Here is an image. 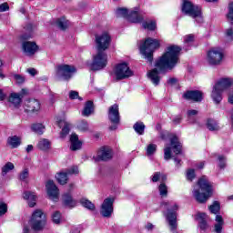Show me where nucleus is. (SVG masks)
I'll list each match as a JSON object with an SVG mask.
<instances>
[{
	"label": "nucleus",
	"mask_w": 233,
	"mask_h": 233,
	"mask_svg": "<svg viewBox=\"0 0 233 233\" xmlns=\"http://www.w3.org/2000/svg\"><path fill=\"white\" fill-rule=\"evenodd\" d=\"M223 227H225L223 217L221 215H216L213 232L223 233Z\"/></svg>",
	"instance_id": "obj_21"
},
{
	"label": "nucleus",
	"mask_w": 233,
	"mask_h": 233,
	"mask_svg": "<svg viewBox=\"0 0 233 233\" xmlns=\"http://www.w3.org/2000/svg\"><path fill=\"white\" fill-rule=\"evenodd\" d=\"M173 123L175 125H179V123H181V116H176L175 118H173Z\"/></svg>",
	"instance_id": "obj_63"
},
{
	"label": "nucleus",
	"mask_w": 233,
	"mask_h": 233,
	"mask_svg": "<svg viewBox=\"0 0 233 233\" xmlns=\"http://www.w3.org/2000/svg\"><path fill=\"white\" fill-rule=\"evenodd\" d=\"M160 179H162V181H165L167 179V177L161 174V172H156L151 177V181L153 183H157V181H160Z\"/></svg>",
	"instance_id": "obj_40"
},
{
	"label": "nucleus",
	"mask_w": 233,
	"mask_h": 233,
	"mask_svg": "<svg viewBox=\"0 0 233 233\" xmlns=\"http://www.w3.org/2000/svg\"><path fill=\"white\" fill-rule=\"evenodd\" d=\"M27 72L28 74H30V76H35L37 74V71L35 70V68H28Z\"/></svg>",
	"instance_id": "obj_61"
},
{
	"label": "nucleus",
	"mask_w": 233,
	"mask_h": 233,
	"mask_svg": "<svg viewBox=\"0 0 233 233\" xmlns=\"http://www.w3.org/2000/svg\"><path fill=\"white\" fill-rule=\"evenodd\" d=\"M57 125L60 128H62L60 137H66V136H68L70 133V124L66 122V120H59Z\"/></svg>",
	"instance_id": "obj_23"
},
{
	"label": "nucleus",
	"mask_w": 233,
	"mask_h": 233,
	"mask_svg": "<svg viewBox=\"0 0 233 233\" xmlns=\"http://www.w3.org/2000/svg\"><path fill=\"white\" fill-rule=\"evenodd\" d=\"M143 28H145L146 30H151L154 31L156 30V28H157V25L156 24V21L151 20V21H147V22H144L142 24Z\"/></svg>",
	"instance_id": "obj_36"
},
{
	"label": "nucleus",
	"mask_w": 233,
	"mask_h": 233,
	"mask_svg": "<svg viewBox=\"0 0 233 233\" xmlns=\"http://www.w3.org/2000/svg\"><path fill=\"white\" fill-rule=\"evenodd\" d=\"M68 176L69 175L67 171H65V172L62 171L56 174V178L60 185H66L68 181Z\"/></svg>",
	"instance_id": "obj_30"
},
{
	"label": "nucleus",
	"mask_w": 233,
	"mask_h": 233,
	"mask_svg": "<svg viewBox=\"0 0 233 233\" xmlns=\"http://www.w3.org/2000/svg\"><path fill=\"white\" fill-rule=\"evenodd\" d=\"M97 159L100 161L112 159V149L110 147H101L97 152Z\"/></svg>",
	"instance_id": "obj_19"
},
{
	"label": "nucleus",
	"mask_w": 233,
	"mask_h": 233,
	"mask_svg": "<svg viewBox=\"0 0 233 233\" xmlns=\"http://www.w3.org/2000/svg\"><path fill=\"white\" fill-rule=\"evenodd\" d=\"M14 79L16 81L17 85H23V83H25V76L21 75H14Z\"/></svg>",
	"instance_id": "obj_54"
},
{
	"label": "nucleus",
	"mask_w": 233,
	"mask_h": 233,
	"mask_svg": "<svg viewBox=\"0 0 233 233\" xmlns=\"http://www.w3.org/2000/svg\"><path fill=\"white\" fill-rule=\"evenodd\" d=\"M162 205L167 208L166 218L168 221L170 230L174 232V230L177 229V214L176 213L178 208L177 204L171 205L170 202H164Z\"/></svg>",
	"instance_id": "obj_9"
},
{
	"label": "nucleus",
	"mask_w": 233,
	"mask_h": 233,
	"mask_svg": "<svg viewBox=\"0 0 233 233\" xmlns=\"http://www.w3.org/2000/svg\"><path fill=\"white\" fill-rule=\"evenodd\" d=\"M46 190L47 192V196L51 201H59V188L54 183V180H48L46 184Z\"/></svg>",
	"instance_id": "obj_15"
},
{
	"label": "nucleus",
	"mask_w": 233,
	"mask_h": 233,
	"mask_svg": "<svg viewBox=\"0 0 233 233\" xmlns=\"http://www.w3.org/2000/svg\"><path fill=\"white\" fill-rule=\"evenodd\" d=\"M159 48V40L154 38H147L142 46H140V52L145 59L152 63L154 50Z\"/></svg>",
	"instance_id": "obj_7"
},
{
	"label": "nucleus",
	"mask_w": 233,
	"mask_h": 233,
	"mask_svg": "<svg viewBox=\"0 0 233 233\" xmlns=\"http://www.w3.org/2000/svg\"><path fill=\"white\" fill-rule=\"evenodd\" d=\"M29 225L35 232L45 230V227H46V216L43 210L36 209L33 212L31 219L29 220Z\"/></svg>",
	"instance_id": "obj_6"
},
{
	"label": "nucleus",
	"mask_w": 233,
	"mask_h": 233,
	"mask_svg": "<svg viewBox=\"0 0 233 233\" xmlns=\"http://www.w3.org/2000/svg\"><path fill=\"white\" fill-rule=\"evenodd\" d=\"M52 219L54 223L59 225V223H61V212L55 211L52 215Z\"/></svg>",
	"instance_id": "obj_48"
},
{
	"label": "nucleus",
	"mask_w": 233,
	"mask_h": 233,
	"mask_svg": "<svg viewBox=\"0 0 233 233\" xmlns=\"http://www.w3.org/2000/svg\"><path fill=\"white\" fill-rule=\"evenodd\" d=\"M96 44L97 48V54L93 58L91 64V70H103L106 66L108 57L105 50L110 46V35L104 33L102 35H96Z\"/></svg>",
	"instance_id": "obj_2"
},
{
	"label": "nucleus",
	"mask_w": 233,
	"mask_h": 233,
	"mask_svg": "<svg viewBox=\"0 0 233 233\" xmlns=\"http://www.w3.org/2000/svg\"><path fill=\"white\" fill-rule=\"evenodd\" d=\"M38 148H40V150H48L50 148V141L46 138L40 139Z\"/></svg>",
	"instance_id": "obj_37"
},
{
	"label": "nucleus",
	"mask_w": 233,
	"mask_h": 233,
	"mask_svg": "<svg viewBox=\"0 0 233 233\" xmlns=\"http://www.w3.org/2000/svg\"><path fill=\"white\" fill-rule=\"evenodd\" d=\"M94 114V102L92 100H89L86 102L84 109L82 111V116L85 117H88Z\"/></svg>",
	"instance_id": "obj_26"
},
{
	"label": "nucleus",
	"mask_w": 233,
	"mask_h": 233,
	"mask_svg": "<svg viewBox=\"0 0 233 233\" xmlns=\"http://www.w3.org/2000/svg\"><path fill=\"white\" fill-rule=\"evenodd\" d=\"M67 174L70 176L72 174H79V168L76 166H73L72 167L66 170Z\"/></svg>",
	"instance_id": "obj_55"
},
{
	"label": "nucleus",
	"mask_w": 233,
	"mask_h": 233,
	"mask_svg": "<svg viewBox=\"0 0 233 233\" xmlns=\"http://www.w3.org/2000/svg\"><path fill=\"white\" fill-rule=\"evenodd\" d=\"M56 99H57V96L52 94L50 96V101L52 104L56 103Z\"/></svg>",
	"instance_id": "obj_64"
},
{
	"label": "nucleus",
	"mask_w": 233,
	"mask_h": 233,
	"mask_svg": "<svg viewBox=\"0 0 233 233\" xmlns=\"http://www.w3.org/2000/svg\"><path fill=\"white\" fill-rule=\"evenodd\" d=\"M195 39H196V36L194 35H192V34L186 35L183 37L184 45L186 46H190L192 45V43L195 41Z\"/></svg>",
	"instance_id": "obj_41"
},
{
	"label": "nucleus",
	"mask_w": 233,
	"mask_h": 233,
	"mask_svg": "<svg viewBox=\"0 0 233 233\" xmlns=\"http://www.w3.org/2000/svg\"><path fill=\"white\" fill-rule=\"evenodd\" d=\"M108 119L112 126L109 127L111 130H117V125H119V121L121 119L119 116V106L115 104L111 106L108 109Z\"/></svg>",
	"instance_id": "obj_13"
},
{
	"label": "nucleus",
	"mask_w": 233,
	"mask_h": 233,
	"mask_svg": "<svg viewBox=\"0 0 233 233\" xmlns=\"http://www.w3.org/2000/svg\"><path fill=\"white\" fill-rule=\"evenodd\" d=\"M63 203L66 207H68L69 208H74L76 205H77V201H76L72 195L66 193L63 196Z\"/></svg>",
	"instance_id": "obj_27"
},
{
	"label": "nucleus",
	"mask_w": 233,
	"mask_h": 233,
	"mask_svg": "<svg viewBox=\"0 0 233 233\" xmlns=\"http://www.w3.org/2000/svg\"><path fill=\"white\" fill-rule=\"evenodd\" d=\"M130 12H128V9L125 7H119L116 11V17H125L126 19H128Z\"/></svg>",
	"instance_id": "obj_34"
},
{
	"label": "nucleus",
	"mask_w": 233,
	"mask_h": 233,
	"mask_svg": "<svg viewBox=\"0 0 233 233\" xmlns=\"http://www.w3.org/2000/svg\"><path fill=\"white\" fill-rule=\"evenodd\" d=\"M70 150H73V152H76V150H80L83 143L79 140V137H77L76 134H72L70 137Z\"/></svg>",
	"instance_id": "obj_22"
},
{
	"label": "nucleus",
	"mask_w": 233,
	"mask_h": 233,
	"mask_svg": "<svg viewBox=\"0 0 233 233\" xmlns=\"http://www.w3.org/2000/svg\"><path fill=\"white\" fill-rule=\"evenodd\" d=\"M221 209V207L219 206V202L215 201L211 206H209V210L211 214H218L219 210Z\"/></svg>",
	"instance_id": "obj_45"
},
{
	"label": "nucleus",
	"mask_w": 233,
	"mask_h": 233,
	"mask_svg": "<svg viewBox=\"0 0 233 233\" xmlns=\"http://www.w3.org/2000/svg\"><path fill=\"white\" fill-rule=\"evenodd\" d=\"M26 94H28L26 89H22L19 93H11L8 97V101L15 108H19V106H21V103H23V97H25Z\"/></svg>",
	"instance_id": "obj_16"
},
{
	"label": "nucleus",
	"mask_w": 233,
	"mask_h": 233,
	"mask_svg": "<svg viewBox=\"0 0 233 233\" xmlns=\"http://www.w3.org/2000/svg\"><path fill=\"white\" fill-rule=\"evenodd\" d=\"M228 21L233 25V2H231L228 5V13L227 15Z\"/></svg>",
	"instance_id": "obj_47"
},
{
	"label": "nucleus",
	"mask_w": 233,
	"mask_h": 233,
	"mask_svg": "<svg viewBox=\"0 0 233 233\" xmlns=\"http://www.w3.org/2000/svg\"><path fill=\"white\" fill-rule=\"evenodd\" d=\"M69 99H79V101H83V98L79 96V93L77 91H70Z\"/></svg>",
	"instance_id": "obj_51"
},
{
	"label": "nucleus",
	"mask_w": 233,
	"mask_h": 233,
	"mask_svg": "<svg viewBox=\"0 0 233 233\" xmlns=\"http://www.w3.org/2000/svg\"><path fill=\"white\" fill-rule=\"evenodd\" d=\"M77 128H78L81 132H88V122H86V120H81V121L77 124Z\"/></svg>",
	"instance_id": "obj_44"
},
{
	"label": "nucleus",
	"mask_w": 233,
	"mask_h": 233,
	"mask_svg": "<svg viewBox=\"0 0 233 233\" xmlns=\"http://www.w3.org/2000/svg\"><path fill=\"white\" fill-rule=\"evenodd\" d=\"M182 12L189 17L196 19L197 23L203 22V16L201 15V7L194 5L190 1H184L182 5Z\"/></svg>",
	"instance_id": "obj_8"
},
{
	"label": "nucleus",
	"mask_w": 233,
	"mask_h": 233,
	"mask_svg": "<svg viewBox=\"0 0 233 233\" xmlns=\"http://www.w3.org/2000/svg\"><path fill=\"white\" fill-rule=\"evenodd\" d=\"M212 183L205 176L200 177L193 188V197L198 203H207L208 198L212 196Z\"/></svg>",
	"instance_id": "obj_3"
},
{
	"label": "nucleus",
	"mask_w": 233,
	"mask_h": 233,
	"mask_svg": "<svg viewBox=\"0 0 233 233\" xmlns=\"http://www.w3.org/2000/svg\"><path fill=\"white\" fill-rule=\"evenodd\" d=\"M23 198L24 199H26V201H28L29 207H35V200L37 199V196H35V193L31 191H25L23 194Z\"/></svg>",
	"instance_id": "obj_25"
},
{
	"label": "nucleus",
	"mask_w": 233,
	"mask_h": 233,
	"mask_svg": "<svg viewBox=\"0 0 233 233\" xmlns=\"http://www.w3.org/2000/svg\"><path fill=\"white\" fill-rule=\"evenodd\" d=\"M158 192L162 198H167L168 194V187L166 186L165 183H161L158 186Z\"/></svg>",
	"instance_id": "obj_42"
},
{
	"label": "nucleus",
	"mask_w": 233,
	"mask_h": 233,
	"mask_svg": "<svg viewBox=\"0 0 233 233\" xmlns=\"http://www.w3.org/2000/svg\"><path fill=\"white\" fill-rule=\"evenodd\" d=\"M227 158L224 156H218V167L219 168H225L227 167Z\"/></svg>",
	"instance_id": "obj_50"
},
{
	"label": "nucleus",
	"mask_w": 233,
	"mask_h": 233,
	"mask_svg": "<svg viewBox=\"0 0 233 233\" xmlns=\"http://www.w3.org/2000/svg\"><path fill=\"white\" fill-rule=\"evenodd\" d=\"M184 97L185 99H191V101H196L198 103L203 100V93L198 90L187 91L184 94Z\"/></svg>",
	"instance_id": "obj_20"
},
{
	"label": "nucleus",
	"mask_w": 233,
	"mask_h": 233,
	"mask_svg": "<svg viewBox=\"0 0 233 233\" xmlns=\"http://www.w3.org/2000/svg\"><path fill=\"white\" fill-rule=\"evenodd\" d=\"M192 116H198V110L190 109L187 111V116L192 117Z\"/></svg>",
	"instance_id": "obj_57"
},
{
	"label": "nucleus",
	"mask_w": 233,
	"mask_h": 233,
	"mask_svg": "<svg viewBox=\"0 0 233 233\" xmlns=\"http://www.w3.org/2000/svg\"><path fill=\"white\" fill-rule=\"evenodd\" d=\"M15 167L12 164V162H7L3 167H2V176H6L10 170H14Z\"/></svg>",
	"instance_id": "obj_43"
},
{
	"label": "nucleus",
	"mask_w": 233,
	"mask_h": 233,
	"mask_svg": "<svg viewBox=\"0 0 233 233\" xmlns=\"http://www.w3.org/2000/svg\"><path fill=\"white\" fill-rule=\"evenodd\" d=\"M157 150V145L149 144L147 147V156H153V154H156Z\"/></svg>",
	"instance_id": "obj_46"
},
{
	"label": "nucleus",
	"mask_w": 233,
	"mask_h": 233,
	"mask_svg": "<svg viewBox=\"0 0 233 233\" xmlns=\"http://www.w3.org/2000/svg\"><path fill=\"white\" fill-rule=\"evenodd\" d=\"M187 181H192L196 177V171L194 169H188L186 174Z\"/></svg>",
	"instance_id": "obj_49"
},
{
	"label": "nucleus",
	"mask_w": 233,
	"mask_h": 233,
	"mask_svg": "<svg viewBox=\"0 0 233 233\" xmlns=\"http://www.w3.org/2000/svg\"><path fill=\"white\" fill-rule=\"evenodd\" d=\"M133 128L139 136H143V134H145V124H143V122H137L133 126Z\"/></svg>",
	"instance_id": "obj_35"
},
{
	"label": "nucleus",
	"mask_w": 233,
	"mask_h": 233,
	"mask_svg": "<svg viewBox=\"0 0 233 233\" xmlns=\"http://www.w3.org/2000/svg\"><path fill=\"white\" fill-rule=\"evenodd\" d=\"M233 86V79L232 78H220L213 87L211 97L216 103V105H219L223 100V96H221V92L223 90H227V88H230Z\"/></svg>",
	"instance_id": "obj_5"
},
{
	"label": "nucleus",
	"mask_w": 233,
	"mask_h": 233,
	"mask_svg": "<svg viewBox=\"0 0 233 233\" xmlns=\"http://www.w3.org/2000/svg\"><path fill=\"white\" fill-rule=\"evenodd\" d=\"M227 37H228L229 39H233V30L232 28H229L227 30L226 32Z\"/></svg>",
	"instance_id": "obj_60"
},
{
	"label": "nucleus",
	"mask_w": 233,
	"mask_h": 233,
	"mask_svg": "<svg viewBox=\"0 0 233 233\" xmlns=\"http://www.w3.org/2000/svg\"><path fill=\"white\" fill-rule=\"evenodd\" d=\"M22 50L25 56L32 57L39 50V46L35 42L25 41L22 43Z\"/></svg>",
	"instance_id": "obj_17"
},
{
	"label": "nucleus",
	"mask_w": 233,
	"mask_h": 233,
	"mask_svg": "<svg viewBox=\"0 0 233 233\" xmlns=\"http://www.w3.org/2000/svg\"><path fill=\"white\" fill-rule=\"evenodd\" d=\"M179 52H181L179 46H168L162 57L156 62V68L147 71V79H149L155 86L159 85V81H161V72H163L165 68L172 70V68L177 65V61H179Z\"/></svg>",
	"instance_id": "obj_1"
},
{
	"label": "nucleus",
	"mask_w": 233,
	"mask_h": 233,
	"mask_svg": "<svg viewBox=\"0 0 233 233\" xmlns=\"http://www.w3.org/2000/svg\"><path fill=\"white\" fill-rule=\"evenodd\" d=\"M25 109L26 112H39L41 110V103L37 99H27L25 101Z\"/></svg>",
	"instance_id": "obj_18"
},
{
	"label": "nucleus",
	"mask_w": 233,
	"mask_h": 233,
	"mask_svg": "<svg viewBox=\"0 0 233 233\" xmlns=\"http://www.w3.org/2000/svg\"><path fill=\"white\" fill-rule=\"evenodd\" d=\"M113 74L117 80L128 79V77L134 76V73L130 70V67H128L127 63L118 64L115 67Z\"/></svg>",
	"instance_id": "obj_12"
},
{
	"label": "nucleus",
	"mask_w": 233,
	"mask_h": 233,
	"mask_svg": "<svg viewBox=\"0 0 233 233\" xmlns=\"http://www.w3.org/2000/svg\"><path fill=\"white\" fill-rule=\"evenodd\" d=\"M172 150L175 153V156L183 154V146L179 143L177 137H173L170 138V146L166 145L164 148V159L168 161L173 157L176 163V167L180 168L181 159L177 158V157H172Z\"/></svg>",
	"instance_id": "obj_4"
},
{
	"label": "nucleus",
	"mask_w": 233,
	"mask_h": 233,
	"mask_svg": "<svg viewBox=\"0 0 233 233\" xmlns=\"http://www.w3.org/2000/svg\"><path fill=\"white\" fill-rule=\"evenodd\" d=\"M114 198H107L101 205L100 214L103 218H112L114 213Z\"/></svg>",
	"instance_id": "obj_14"
},
{
	"label": "nucleus",
	"mask_w": 233,
	"mask_h": 233,
	"mask_svg": "<svg viewBox=\"0 0 233 233\" xmlns=\"http://www.w3.org/2000/svg\"><path fill=\"white\" fill-rule=\"evenodd\" d=\"M224 57L225 55L221 49L212 48L208 52L206 60L210 66H219L223 63Z\"/></svg>",
	"instance_id": "obj_10"
},
{
	"label": "nucleus",
	"mask_w": 233,
	"mask_h": 233,
	"mask_svg": "<svg viewBox=\"0 0 233 233\" xmlns=\"http://www.w3.org/2000/svg\"><path fill=\"white\" fill-rule=\"evenodd\" d=\"M127 21L130 23H141L143 16H141L137 11H131L127 16Z\"/></svg>",
	"instance_id": "obj_29"
},
{
	"label": "nucleus",
	"mask_w": 233,
	"mask_h": 233,
	"mask_svg": "<svg viewBox=\"0 0 233 233\" xmlns=\"http://www.w3.org/2000/svg\"><path fill=\"white\" fill-rule=\"evenodd\" d=\"M176 83H177V78L172 77L167 80V85H171V86H174V85H176Z\"/></svg>",
	"instance_id": "obj_58"
},
{
	"label": "nucleus",
	"mask_w": 233,
	"mask_h": 233,
	"mask_svg": "<svg viewBox=\"0 0 233 233\" xmlns=\"http://www.w3.org/2000/svg\"><path fill=\"white\" fill-rule=\"evenodd\" d=\"M26 35H22L21 39H30L32 37V32H34V25L32 24H27L25 27Z\"/></svg>",
	"instance_id": "obj_33"
},
{
	"label": "nucleus",
	"mask_w": 233,
	"mask_h": 233,
	"mask_svg": "<svg viewBox=\"0 0 233 233\" xmlns=\"http://www.w3.org/2000/svg\"><path fill=\"white\" fill-rule=\"evenodd\" d=\"M69 25L70 24L68 23V20H66V18H65V17L58 18L56 22V25L60 30H66V28H68Z\"/></svg>",
	"instance_id": "obj_32"
},
{
	"label": "nucleus",
	"mask_w": 233,
	"mask_h": 233,
	"mask_svg": "<svg viewBox=\"0 0 233 233\" xmlns=\"http://www.w3.org/2000/svg\"><path fill=\"white\" fill-rule=\"evenodd\" d=\"M8 10H10L8 3H4L0 5V12H8Z\"/></svg>",
	"instance_id": "obj_56"
},
{
	"label": "nucleus",
	"mask_w": 233,
	"mask_h": 233,
	"mask_svg": "<svg viewBox=\"0 0 233 233\" xmlns=\"http://www.w3.org/2000/svg\"><path fill=\"white\" fill-rule=\"evenodd\" d=\"M28 169H24L19 176L20 181H26V179H28Z\"/></svg>",
	"instance_id": "obj_52"
},
{
	"label": "nucleus",
	"mask_w": 233,
	"mask_h": 233,
	"mask_svg": "<svg viewBox=\"0 0 233 233\" xmlns=\"http://www.w3.org/2000/svg\"><path fill=\"white\" fill-rule=\"evenodd\" d=\"M207 127L211 131V132H218L219 130V124L218 121L208 118L207 122Z\"/></svg>",
	"instance_id": "obj_31"
},
{
	"label": "nucleus",
	"mask_w": 233,
	"mask_h": 233,
	"mask_svg": "<svg viewBox=\"0 0 233 233\" xmlns=\"http://www.w3.org/2000/svg\"><path fill=\"white\" fill-rule=\"evenodd\" d=\"M7 145L11 147V148H17V147L21 146V137L12 136L7 138Z\"/></svg>",
	"instance_id": "obj_28"
},
{
	"label": "nucleus",
	"mask_w": 233,
	"mask_h": 233,
	"mask_svg": "<svg viewBox=\"0 0 233 233\" xmlns=\"http://www.w3.org/2000/svg\"><path fill=\"white\" fill-rule=\"evenodd\" d=\"M80 203L82 206L85 207V208H87L88 210H96V206L94 205V203L90 202V200L86 198H82L80 200Z\"/></svg>",
	"instance_id": "obj_38"
},
{
	"label": "nucleus",
	"mask_w": 233,
	"mask_h": 233,
	"mask_svg": "<svg viewBox=\"0 0 233 233\" xmlns=\"http://www.w3.org/2000/svg\"><path fill=\"white\" fill-rule=\"evenodd\" d=\"M207 214L205 213H198L197 215V219L198 221V228L201 230H207V228H208V223H207Z\"/></svg>",
	"instance_id": "obj_24"
},
{
	"label": "nucleus",
	"mask_w": 233,
	"mask_h": 233,
	"mask_svg": "<svg viewBox=\"0 0 233 233\" xmlns=\"http://www.w3.org/2000/svg\"><path fill=\"white\" fill-rule=\"evenodd\" d=\"M6 99V95L3 92V89H0V101H5Z\"/></svg>",
	"instance_id": "obj_62"
},
{
	"label": "nucleus",
	"mask_w": 233,
	"mask_h": 233,
	"mask_svg": "<svg viewBox=\"0 0 233 233\" xmlns=\"http://www.w3.org/2000/svg\"><path fill=\"white\" fill-rule=\"evenodd\" d=\"M32 131L35 132L36 134H43L45 132V126H43V124H33L32 127Z\"/></svg>",
	"instance_id": "obj_39"
},
{
	"label": "nucleus",
	"mask_w": 233,
	"mask_h": 233,
	"mask_svg": "<svg viewBox=\"0 0 233 233\" xmlns=\"http://www.w3.org/2000/svg\"><path fill=\"white\" fill-rule=\"evenodd\" d=\"M8 211V206L4 202H0V216H5V213Z\"/></svg>",
	"instance_id": "obj_53"
},
{
	"label": "nucleus",
	"mask_w": 233,
	"mask_h": 233,
	"mask_svg": "<svg viewBox=\"0 0 233 233\" xmlns=\"http://www.w3.org/2000/svg\"><path fill=\"white\" fill-rule=\"evenodd\" d=\"M76 69L74 66L70 65H59L56 66V77L63 79V81H68L72 79V76L76 74Z\"/></svg>",
	"instance_id": "obj_11"
},
{
	"label": "nucleus",
	"mask_w": 233,
	"mask_h": 233,
	"mask_svg": "<svg viewBox=\"0 0 233 233\" xmlns=\"http://www.w3.org/2000/svg\"><path fill=\"white\" fill-rule=\"evenodd\" d=\"M1 68H3V60L0 59V79H5V77H6V76H5V74H3V70Z\"/></svg>",
	"instance_id": "obj_59"
}]
</instances>
